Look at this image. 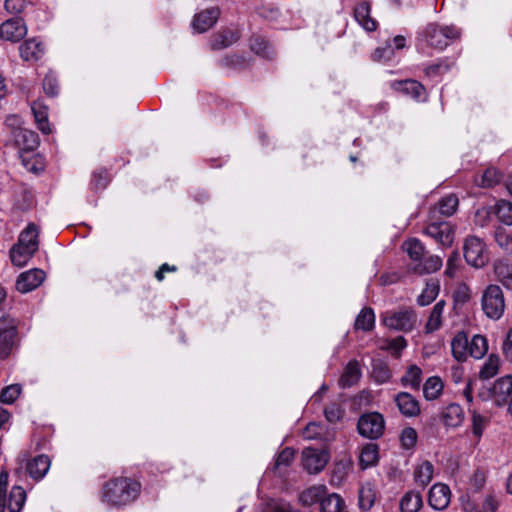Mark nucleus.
<instances>
[{
    "instance_id": "f3484780",
    "label": "nucleus",
    "mask_w": 512,
    "mask_h": 512,
    "mask_svg": "<svg viewBox=\"0 0 512 512\" xmlns=\"http://www.w3.org/2000/svg\"><path fill=\"white\" fill-rule=\"evenodd\" d=\"M440 419L445 427L457 428L464 421V411L457 403H450L441 410Z\"/></svg>"
},
{
    "instance_id": "09e8293b",
    "label": "nucleus",
    "mask_w": 512,
    "mask_h": 512,
    "mask_svg": "<svg viewBox=\"0 0 512 512\" xmlns=\"http://www.w3.org/2000/svg\"><path fill=\"white\" fill-rule=\"evenodd\" d=\"M263 506V512H293L291 504L283 499H268Z\"/></svg>"
},
{
    "instance_id": "5701e85b",
    "label": "nucleus",
    "mask_w": 512,
    "mask_h": 512,
    "mask_svg": "<svg viewBox=\"0 0 512 512\" xmlns=\"http://www.w3.org/2000/svg\"><path fill=\"white\" fill-rule=\"evenodd\" d=\"M38 236V226L34 223H29L27 227L20 233L16 244L37 251L39 247Z\"/></svg>"
},
{
    "instance_id": "9d476101",
    "label": "nucleus",
    "mask_w": 512,
    "mask_h": 512,
    "mask_svg": "<svg viewBox=\"0 0 512 512\" xmlns=\"http://www.w3.org/2000/svg\"><path fill=\"white\" fill-rule=\"evenodd\" d=\"M27 34V26L23 18L13 17L0 24V39L13 43L19 42Z\"/></svg>"
},
{
    "instance_id": "58836bf2",
    "label": "nucleus",
    "mask_w": 512,
    "mask_h": 512,
    "mask_svg": "<svg viewBox=\"0 0 512 512\" xmlns=\"http://www.w3.org/2000/svg\"><path fill=\"white\" fill-rule=\"evenodd\" d=\"M421 382L422 370L417 365H411L401 378V384L403 386H409L415 391L419 390Z\"/></svg>"
},
{
    "instance_id": "052dcab7",
    "label": "nucleus",
    "mask_w": 512,
    "mask_h": 512,
    "mask_svg": "<svg viewBox=\"0 0 512 512\" xmlns=\"http://www.w3.org/2000/svg\"><path fill=\"white\" fill-rule=\"evenodd\" d=\"M497 216L499 220L506 225L512 224V204L509 202H501L497 206Z\"/></svg>"
},
{
    "instance_id": "6e6552de",
    "label": "nucleus",
    "mask_w": 512,
    "mask_h": 512,
    "mask_svg": "<svg viewBox=\"0 0 512 512\" xmlns=\"http://www.w3.org/2000/svg\"><path fill=\"white\" fill-rule=\"evenodd\" d=\"M382 320L390 329L409 332L415 326L417 315L412 309L405 308L396 312H386Z\"/></svg>"
},
{
    "instance_id": "a18cd8bd",
    "label": "nucleus",
    "mask_w": 512,
    "mask_h": 512,
    "mask_svg": "<svg viewBox=\"0 0 512 512\" xmlns=\"http://www.w3.org/2000/svg\"><path fill=\"white\" fill-rule=\"evenodd\" d=\"M344 500L338 494H330L321 500V512H342Z\"/></svg>"
},
{
    "instance_id": "72a5a7b5",
    "label": "nucleus",
    "mask_w": 512,
    "mask_h": 512,
    "mask_svg": "<svg viewBox=\"0 0 512 512\" xmlns=\"http://www.w3.org/2000/svg\"><path fill=\"white\" fill-rule=\"evenodd\" d=\"M375 325V314L372 308L364 307L357 315L354 329L365 332L371 331Z\"/></svg>"
},
{
    "instance_id": "ea45409f",
    "label": "nucleus",
    "mask_w": 512,
    "mask_h": 512,
    "mask_svg": "<svg viewBox=\"0 0 512 512\" xmlns=\"http://www.w3.org/2000/svg\"><path fill=\"white\" fill-rule=\"evenodd\" d=\"M488 350L487 340L482 335H474L468 346V355L475 358H482Z\"/></svg>"
},
{
    "instance_id": "bb28decb",
    "label": "nucleus",
    "mask_w": 512,
    "mask_h": 512,
    "mask_svg": "<svg viewBox=\"0 0 512 512\" xmlns=\"http://www.w3.org/2000/svg\"><path fill=\"white\" fill-rule=\"evenodd\" d=\"M50 467V459L46 455H38L28 462L27 471L34 479H41Z\"/></svg>"
},
{
    "instance_id": "393cba45",
    "label": "nucleus",
    "mask_w": 512,
    "mask_h": 512,
    "mask_svg": "<svg viewBox=\"0 0 512 512\" xmlns=\"http://www.w3.org/2000/svg\"><path fill=\"white\" fill-rule=\"evenodd\" d=\"M471 432L476 444L481 440L485 429L490 424V417L479 413L477 410H471Z\"/></svg>"
},
{
    "instance_id": "423d86ee",
    "label": "nucleus",
    "mask_w": 512,
    "mask_h": 512,
    "mask_svg": "<svg viewBox=\"0 0 512 512\" xmlns=\"http://www.w3.org/2000/svg\"><path fill=\"white\" fill-rule=\"evenodd\" d=\"M384 429L385 420L379 412L364 413L358 419V433L365 438L378 439L383 435Z\"/></svg>"
},
{
    "instance_id": "69168bd1",
    "label": "nucleus",
    "mask_w": 512,
    "mask_h": 512,
    "mask_svg": "<svg viewBox=\"0 0 512 512\" xmlns=\"http://www.w3.org/2000/svg\"><path fill=\"white\" fill-rule=\"evenodd\" d=\"M490 215H491V213H490L489 208L482 207V208L478 209L475 213V219H474L475 224L480 227H484L487 224V222L489 221Z\"/></svg>"
},
{
    "instance_id": "a19ab883",
    "label": "nucleus",
    "mask_w": 512,
    "mask_h": 512,
    "mask_svg": "<svg viewBox=\"0 0 512 512\" xmlns=\"http://www.w3.org/2000/svg\"><path fill=\"white\" fill-rule=\"evenodd\" d=\"M439 283L437 281H428L426 287L417 298V303L420 306H427L431 304L439 294Z\"/></svg>"
},
{
    "instance_id": "4be33fe9",
    "label": "nucleus",
    "mask_w": 512,
    "mask_h": 512,
    "mask_svg": "<svg viewBox=\"0 0 512 512\" xmlns=\"http://www.w3.org/2000/svg\"><path fill=\"white\" fill-rule=\"evenodd\" d=\"M361 369L359 362L355 359L348 362L343 374L339 378V385L341 388H349L357 384L361 378Z\"/></svg>"
},
{
    "instance_id": "20e7f679",
    "label": "nucleus",
    "mask_w": 512,
    "mask_h": 512,
    "mask_svg": "<svg viewBox=\"0 0 512 512\" xmlns=\"http://www.w3.org/2000/svg\"><path fill=\"white\" fill-rule=\"evenodd\" d=\"M8 478L7 471L0 472V512H5L6 508L10 512H20L26 499V492L21 486H14L7 497Z\"/></svg>"
},
{
    "instance_id": "c03bdc74",
    "label": "nucleus",
    "mask_w": 512,
    "mask_h": 512,
    "mask_svg": "<svg viewBox=\"0 0 512 512\" xmlns=\"http://www.w3.org/2000/svg\"><path fill=\"white\" fill-rule=\"evenodd\" d=\"M443 390V383L439 377L433 376L426 380L423 386L424 397L427 400L436 399Z\"/></svg>"
},
{
    "instance_id": "f03ea898",
    "label": "nucleus",
    "mask_w": 512,
    "mask_h": 512,
    "mask_svg": "<svg viewBox=\"0 0 512 512\" xmlns=\"http://www.w3.org/2000/svg\"><path fill=\"white\" fill-rule=\"evenodd\" d=\"M461 31L454 25L439 26L435 23H430L424 30V37L427 44L435 49L443 50L450 42L456 41L460 38Z\"/></svg>"
},
{
    "instance_id": "79ce46f5",
    "label": "nucleus",
    "mask_w": 512,
    "mask_h": 512,
    "mask_svg": "<svg viewBox=\"0 0 512 512\" xmlns=\"http://www.w3.org/2000/svg\"><path fill=\"white\" fill-rule=\"evenodd\" d=\"M434 467L430 461H424L414 471L415 481L426 487L432 480Z\"/></svg>"
},
{
    "instance_id": "603ef678",
    "label": "nucleus",
    "mask_w": 512,
    "mask_h": 512,
    "mask_svg": "<svg viewBox=\"0 0 512 512\" xmlns=\"http://www.w3.org/2000/svg\"><path fill=\"white\" fill-rule=\"evenodd\" d=\"M22 386L20 384H12L3 388L0 392V402L12 404L21 394Z\"/></svg>"
},
{
    "instance_id": "c85d7f7f",
    "label": "nucleus",
    "mask_w": 512,
    "mask_h": 512,
    "mask_svg": "<svg viewBox=\"0 0 512 512\" xmlns=\"http://www.w3.org/2000/svg\"><path fill=\"white\" fill-rule=\"evenodd\" d=\"M469 341L466 333L458 332L451 342V349L454 358L458 361H465L468 356Z\"/></svg>"
},
{
    "instance_id": "7ed1b4c3",
    "label": "nucleus",
    "mask_w": 512,
    "mask_h": 512,
    "mask_svg": "<svg viewBox=\"0 0 512 512\" xmlns=\"http://www.w3.org/2000/svg\"><path fill=\"white\" fill-rule=\"evenodd\" d=\"M18 320L10 315L0 318V360L7 359L18 346Z\"/></svg>"
},
{
    "instance_id": "bf43d9fd",
    "label": "nucleus",
    "mask_w": 512,
    "mask_h": 512,
    "mask_svg": "<svg viewBox=\"0 0 512 512\" xmlns=\"http://www.w3.org/2000/svg\"><path fill=\"white\" fill-rule=\"evenodd\" d=\"M375 501V493L371 487H363L359 492V504L363 509H370Z\"/></svg>"
},
{
    "instance_id": "c756f323",
    "label": "nucleus",
    "mask_w": 512,
    "mask_h": 512,
    "mask_svg": "<svg viewBox=\"0 0 512 512\" xmlns=\"http://www.w3.org/2000/svg\"><path fill=\"white\" fill-rule=\"evenodd\" d=\"M31 110L33 112L38 129L44 134H49L51 129L48 122L47 106L39 101H34L31 105Z\"/></svg>"
},
{
    "instance_id": "2f4dec72",
    "label": "nucleus",
    "mask_w": 512,
    "mask_h": 512,
    "mask_svg": "<svg viewBox=\"0 0 512 512\" xmlns=\"http://www.w3.org/2000/svg\"><path fill=\"white\" fill-rule=\"evenodd\" d=\"M239 39V35L237 32L233 30H223L214 35L213 40L211 42L212 50H221L231 46Z\"/></svg>"
},
{
    "instance_id": "9b49d317",
    "label": "nucleus",
    "mask_w": 512,
    "mask_h": 512,
    "mask_svg": "<svg viewBox=\"0 0 512 512\" xmlns=\"http://www.w3.org/2000/svg\"><path fill=\"white\" fill-rule=\"evenodd\" d=\"M425 233L434 238L442 246H450L453 243L454 231L449 222L441 221L439 218L429 219Z\"/></svg>"
},
{
    "instance_id": "5fc2aeb1",
    "label": "nucleus",
    "mask_w": 512,
    "mask_h": 512,
    "mask_svg": "<svg viewBox=\"0 0 512 512\" xmlns=\"http://www.w3.org/2000/svg\"><path fill=\"white\" fill-rule=\"evenodd\" d=\"M407 346V341L403 336H398L396 338L390 339L386 341V345L382 346V349L391 351L392 354L396 357L400 356L401 351Z\"/></svg>"
},
{
    "instance_id": "f704fd0d",
    "label": "nucleus",
    "mask_w": 512,
    "mask_h": 512,
    "mask_svg": "<svg viewBox=\"0 0 512 512\" xmlns=\"http://www.w3.org/2000/svg\"><path fill=\"white\" fill-rule=\"evenodd\" d=\"M494 273L497 281L505 288L512 290V265L500 260L494 265Z\"/></svg>"
},
{
    "instance_id": "13d9d810",
    "label": "nucleus",
    "mask_w": 512,
    "mask_h": 512,
    "mask_svg": "<svg viewBox=\"0 0 512 512\" xmlns=\"http://www.w3.org/2000/svg\"><path fill=\"white\" fill-rule=\"evenodd\" d=\"M402 447L405 449H411L416 445L417 432L412 427H406L402 430L400 435Z\"/></svg>"
},
{
    "instance_id": "680f3d73",
    "label": "nucleus",
    "mask_w": 512,
    "mask_h": 512,
    "mask_svg": "<svg viewBox=\"0 0 512 512\" xmlns=\"http://www.w3.org/2000/svg\"><path fill=\"white\" fill-rule=\"evenodd\" d=\"M449 68L450 64L445 59H441L436 63L428 65L425 68V74L429 77H435L448 71Z\"/></svg>"
},
{
    "instance_id": "1a4fd4ad",
    "label": "nucleus",
    "mask_w": 512,
    "mask_h": 512,
    "mask_svg": "<svg viewBox=\"0 0 512 512\" xmlns=\"http://www.w3.org/2000/svg\"><path fill=\"white\" fill-rule=\"evenodd\" d=\"M329 461V454L324 450L311 447L302 451V464L310 474H317L322 471Z\"/></svg>"
},
{
    "instance_id": "c9c22d12",
    "label": "nucleus",
    "mask_w": 512,
    "mask_h": 512,
    "mask_svg": "<svg viewBox=\"0 0 512 512\" xmlns=\"http://www.w3.org/2000/svg\"><path fill=\"white\" fill-rule=\"evenodd\" d=\"M503 174L496 168H487L475 183L482 188H492L502 181Z\"/></svg>"
},
{
    "instance_id": "e433bc0d",
    "label": "nucleus",
    "mask_w": 512,
    "mask_h": 512,
    "mask_svg": "<svg viewBox=\"0 0 512 512\" xmlns=\"http://www.w3.org/2000/svg\"><path fill=\"white\" fill-rule=\"evenodd\" d=\"M422 496L418 492L409 491L405 493L400 501L401 512H418L422 507Z\"/></svg>"
},
{
    "instance_id": "6ab92c4d",
    "label": "nucleus",
    "mask_w": 512,
    "mask_h": 512,
    "mask_svg": "<svg viewBox=\"0 0 512 512\" xmlns=\"http://www.w3.org/2000/svg\"><path fill=\"white\" fill-rule=\"evenodd\" d=\"M20 56L24 61L36 62L44 55L43 43L35 38L25 40L19 46Z\"/></svg>"
},
{
    "instance_id": "4c0bfd02",
    "label": "nucleus",
    "mask_w": 512,
    "mask_h": 512,
    "mask_svg": "<svg viewBox=\"0 0 512 512\" xmlns=\"http://www.w3.org/2000/svg\"><path fill=\"white\" fill-rule=\"evenodd\" d=\"M403 249L408 253L411 260L416 263H419L423 260L426 255L424 245L416 238H411L406 240L403 245Z\"/></svg>"
},
{
    "instance_id": "338daca9",
    "label": "nucleus",
    "mask_w": 512,
    "mask_h": 512,
    "mask_svg": "<svg viewBox=\"0 0 512 512\" xmlns=\"http://www.w3.org/2000/svg\"><path fill=\"white\" fill-rule=\"evenodd\" d=\"M4 7L7 12L18 14L25 7V0H5Z\"/></svg>"
},
{
    "instance_id": "f8f14e48",
    "label": "nucleus",
    "mask_w": 512,
    "mask_h": 512,
    "mask_svg": "<svg viewBox=\"0 0 512 512\" xmlns=\"http://www.w3.org/2000/svg\"><path fill=\"white\" fill-rule=\"evenodd\" d=\"M490 396L498 406L508 404L512 397V376L498 378L490 388Z\"/></svg>"
},
{
    "instance_id": "e2e57ef3",
    "label": "nucleus",
    "mask_w": 512,
    "mask_h": 512,
    "mask_svg": "<svg viewBox=\"0 0 512 512\" xmlns=\"http://www.w3.org/2000/svg\"><path fill=\"white\" fill-rule=\"evenodd\" d=\"M43 90L49 97H55L58 94V82L52 75H46L43 79Z\"/></svg>"
},
{
    "instance_id": "49530a36",
    "label": "nucleus",
    "mask_w": 512,
    "mask_h": 512,
    "mask_svg": "<svg viewBox=\"0 0 512 512\" xmlns=\"http://www.w3.org/2000/svg\"><path fill=\"white\" fill-rule=\"evenodd\" d=\"M250 48L253 52L265 58L272 59L275 57V52L269 46V43L259 36H255L250 40Z\"/></svg>"
},
{
    "instance_id": "4468645a",
    "label": "nucleus",
    "mask_w": 512,
    "mask_h": 512,
    "mask_svg": "<svg viewBox=\"0 0 512 512\" xmlns=\"http://www.w3.org/2000/svg\"><path fill=\"white\" fill-rule=\"evenodd\" d=\"M15 145L22 153L34 151L39 145L38 134L25 128H16L12 131Z\"/></svg>"
},
{
    "instance_id": "f257e3e1",
    "label": "nucleus",
    "mask_w": 512,
    "mask_h": 512,
    "mask_svg": "<svg viewBox=\"0 0 512 512\" xmlns=\"http://www.w3.org/2000/svg\"><path fill=\"white\" fill-rule=\"evenodd\" d=\"M141 489V483L133 478L113 477L103 484L101 499L110 507L121 508L135 502Z\"/></svg>"
},
{
    "instance_id": "a211bd4d",
    "label": "nucleus",
    "mask_w": 512,
    "mask_h": 512,
    "mask_svg": "<svg viewBox=\"0 0 512 512\" xmlns=\"http://www.w3.org/2000/svg\"><path fill=\"white\" fill-rule=\"evenodd\" d=\"M219 15L220 10L217 7H212L198 13L194 16V29L199 33L206 32L216 23Z\"/></svg>"
},
{
    "instance_id": "774afa93",
    "label": "nucleus",
    "mask_w": 512,
    "mask_h": 512,
    "mask_svg": "<svg viewBox=\"0 0 512 512\" xmlns=\"http://www.w3.org/2000/svg\"><path fill=\"white\" fill-rule=\"evenodd\" d=\"M503 353L508 360L512 361V328L508 332L507 338L503 344Z\"/></svg>"
},
{
    "instance_id": "473e14b6",
    "label": "nucleus",
    "mask_w": 512,
    "mask_h": 512,
    "mask_svg": "<svg viewBox=\"0 0 512 512\" xmlns=\"http://www.w3.org/2000/svg\"><path fill=\"white\" fill-rule=\"evenodd\" d=\"M36 252L30 248L14 244L10 249V259L15 266L22 267L28 263Z\"/></svg>"
},
{
    "instance_id": "39448f33",
    "label": "nucleus",
    "mask_w": 512,
    "mask_h": 512,
    "mask_svg": "<svg viewBox=\"0 0 512 512\" xmlns=\"http://www.w3.org/2000/svg\"><path fill=\"white\" fill-rule=\"evenodd\" d=\"M482 309L487 317L499 319L505 309V301L501 288L491 284L483 292Z\"/></svg>"
},
{
    "instance_id": "2eb2a0df",
    "label": "nucleus",
    "mask_w": 512,
    "mask_h": 512,
    "mask_svg": "<svg viewBox=\"0 0 512 512\" xmlns=\"http://www.w3.org/2000/svg\"><path fill=\"white\" fill-rule=\"evenodd\" d=\"M450 496V488L445 484L437 483L429 491L428 502L435 510H443L449 505Z\"/></svg>"
},
{
    "instance_id": "dca6fc26",
    "label": "nucleus",
    "mask_w": 512,
    "mask_h": 512,
    "mask_svg": "<svg viewBox=\"0 0 512 512\" xmlns=\"http://www.w3.org/2000/svg\"><path fill=\"white\" fill-rule=\"evenodd\" d=\"M394 401L401 414L405 417H416L421 412L418 400L408 392L398 393Z\"/></svg>"
},
{
    "instance_id": "cd10ccee",
    "label": "nucleus",
    "mask_w": 512,
    "mask_h": 512,
    "mask_svg": "<svg viewBox=\"0 0 512 512\" xmlns=\"http://www.w3.org/2000/svg\"><path fill=\"white\" fill-rule=\"evenodd\" d=\"M442 267V259L436 255L424 256L423 260L415 263L412 271L416 274H429L438 271Z\"/></svg>"
},
{
    "instance_id": "412c9836",
    "label": "nucleus",
    "mask_w": 512,
    "mask_h": 512,
    "mask_svg": "<svg viewBox=\"0 0 512 512\" xmlns=\"http://www.w3.org/2000/svg\"><path fill=\"white\" fill-rule=\"evenodd\" d=\"M459 200L456 195L451 194L442 198L437 207H433L429 212V219L434 220L438 218V215L449 217L453 215L458 207Z\"/></svg>"
},
{
    "instance_id": "864d4df0",
    "label": "nucleus",
    "mask_w": 512,
    "mask_h": 512,
    "mask_svg": "<svg viewBox=\"0 0 512 512\" xmlns=\"http://www.w3.org/2000/svg\"><path fill=\"white\" fill-rule=\"evenodd\" d=\"M110 182V176L106 169H99L92 175L91 186L92 189L98 191L107 187Z\"/></svg>"
},
{
    "instance_id": "de8ad7c7",
    "label": "nucleus",
    "mask_w": 512,
    "mask_h": 512,
    "mask_svg": "<svg viewBox=\"0 0 512 512\" xmlns=\"http://www.w3.org/2000/svg\"><path fill=\"white\" fill-rule=\"evenodd\" d=\"M323 495L324 490L321 487H310L302 492L300 500L304 505L310 506L316 502L321 503V500L324 498Z\"/></svg>"
},
{
    "instance_id": "37998d69",
    "label": "nucleus",
    "mask_w": 512,
    "mask_h": 512,
    "mask_svg": "<svg viewBox=\"0 0 512 512\" xmlns=\"http://www.w3.org/2000/svg\"><path fill=\"white\" fill-rule=\"evenodd\" d=\"M392 376L387 363L382 360H375L372 364V378L379 384L386 383Z\"/></svg>"
},
{
    "instance_id": "8fccbe9b",
    "label": "nucleus",
    "mask_w": 512,
    "mask_h": 512,
    "mask_svg": "<svg viewBox=\"0 0 512 512\" xmlns=\"http://www.w3.org/2000/svg\"><path fill=\"white\" fill-rule=\"evenodd\" d=\"M499 368V358L495 355H490L487 361L482 366L479 377L481 379H489L496 375Z\"/></svg>"
},
{
    "instance_id": "b1692460",
    "label": "nucleus",
    "mask_w": 512,
    "mask_h": 512,
    "mask_svg": "<svg viewBox=\"0 0 512 512\" xmlns=\"http://www.w3.org/2000/svg\"><path fill=\"white\" fill-rule=\"evenodd\" d=\"M394 88L404 94L410 95L415 99L424 98L426 95L425 87L416 80H404L394 83Z\"/></svg>"
},
{
    "instance_id": "0e129e2a",
    "label": "nucleus",
    "mask_w": 512,
    "mask_h": 512,
    "mask_svg": "<svg viewBox=\"0 0 512 512\" xmlns=\"http://www.w3.org/2000/svg\"><path fill=\"white\" fill-rule=\"evenodd\" d=\"M499 505L500 501L497 499L496 495L491 493L486 496L480 512H496Z\"/></svg>"
},
{
    "instance_id": "aec40b11",
    "label": "nucleus",
    "mask_w": 512,
    "mask_h": 512,
    "mask_svg": "<svg viewBox=\"0 0 512 512\" xmlns=\"http://www.w3.org/2000/svg\"><path fill=\"white\" fill-rule=\"evenodd\" d=\"M371 5L368 1H362L354 8V18L356 21L369 32L377 29L378 24L375 19L370 16Z\"/></svg>"
},
{
    "instance_id": "6e6d98bb",
    "label": "nucleus",
    "mask_w": 512,
    "mask_h": 512,
    "mask_svg": "<svg viewBox=\"0 0 512 512\" xmlns=\"http://www.w3.org/2000/svg\"><path fill=\"white\" fill-rule=\"evenodd\" d=\"M344 409L337 403H331L324 410L325 418L330 423H337L343 418Z\"/></svg>"
},
{
    "instance_id": "4d7b16f0",
    "label": "nucleus",
    "mask_w": 512,
    "mask_h": 512,
    "mask_svg": "<svg viewBox=\"0 0 512 512\" xmlns=\"http://www.w3.org/2000/svg\"><path fill=\"white\" fill-rule=\"evenodd\" d=\"M294 455H295V452L292 448L290 447H286L284 448L277 456L276 460H275V464H274V470H278L280 467L284 466V467H287L289 466L293 459H294Z\"/></svg>"
},
{
    "instance_id": "0eeeda50",
    "label": "nucleus",
    "mask_w": 512,
    "mask_h": 512,
    "mask_svg": "<svg viewBox=\"0 0 512 512\" xmlns=\"http://www.w3.org/2000/svg\"><path fill=\"white\" fill-rule=\"evenodd\" d=\"M463 251L467 264L475 268H481L488 262L489 258L486 252L485 244L480 238L476 236H469L465 239Z\"/></svg>"
},
{
    "instance_id": "7c9ffc66",
    "label": "nucleus",
    "mask_w": 512,
    "mask_h": 512,
    "mask_svg": "<svg viewBox=\"0 0 512 512\" xmlns=\"http://www.w3.org/2000/svg\"><path fill=\"white\" fill-rule=\"evenodd\" d=\"M379 458V447L375 443L366 444L360 453L359 464L362 469L374 466L377 464Z\"/></svg>"
},
{
    "instance_id": "ddd939ff",
    "label": "nucleus",
    "mask_w": 512,
    "mask_h": 512,
    "mask_svg": "<svg viewBox=\"0 0 512 512\" xmlns=\"http://www.w3.org/2000/svg\"><path fill=\"white\" fill-rule=\"evenodd\" d=\"M45 279V272L41 269H31L21 273L16 280V290L28 293L36 289Z\"/></svg>"
},
{
    "instance_id": "3c124183",
    "label": "nucleus",
    "mask_w": 512,
    "mask_h": 512,
    "mask_svg": "<svg viewBox=\"0 0 512 512\" xmlns=\"http://www.w3.org/2000/svg\"><path fill=\"white\" fill-rule=\"evenodd\" d=\"M495 241L508 254H512V236L505 228H497Z\"/></svg>"
},
{
    "instance_id": "a878e982",
    "label": "nucleus",
    "mask_w": 512,
    "mask_h": 512,
    "mask_svg": "<svg viewBox=\"0 0 512 512\" xmlns=\"http://www.w3.org/2000/svg\"><path fill=\"white\" fill-rule=\"evenodd\" d=\"M445 305L446 302L444 300H440L432 308V311L424 327V332L426 334H431L442 326V314Z\"/></svg>"
}]
</instances>
